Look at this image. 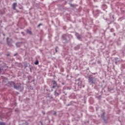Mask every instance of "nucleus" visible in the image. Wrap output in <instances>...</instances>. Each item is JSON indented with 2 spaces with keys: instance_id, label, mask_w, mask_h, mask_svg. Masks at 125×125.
Returning a JSON list of instances; mask_svg holds the SVG:
<instances>
[{
  "instance_id": "obj_24",
  "label": "nucleus",
  "mask_w": 125,
  "mask_h": 125,
  "mask_svg": "<svg viewBox=\"0 0 125 125\" xmlns=\"http://www.w3.org/2000/svg\"><path fill=\"white\" fill-rule=\"evenodd\" d=\"M96 73H93V75H96Z\"/></svg>"
},
{
  "instance_id": "obj_21",
  "label": "nucleus",
  "mask_w": 125,
  "mask_h": 125,
  "mask_svg": "<svg viewBox=\"0 0 125 125\" xmlns=\"http://www.w3.org/2000/svg\"><path fill=\"white\" fill-rule=\"evenodd\" d=\"M113 35L115 36H116V33H113Z\"/></svg>"
},
{
  "instance_id": "obj_16",
  "label": "nucleus",
  "mask_w": 125,
  "mask_h": 125,
  "mask_svg": "<svg viewBox=\"0 0 125 125\" xmlns=\"http://www.w3.org/2000/svg\"><path fill=\"white\" fill-rule=\"evenodd\" d=\"M2 71V67H0V74L1 73V71Z\"/></svg>"
},
{
  "instance_id": "obj_17",
  "label": "nucleus",
  "mask_w": 125,
  "mask_h": 125,
  "mask_svg": "<svg viewBox=\"0 0 125 125\" xmlns=\"http://www.w3.org/2000/svg\"><path fill=\"white\" fill-rule=\"evenodd\" d=\"M41 26H42V24L40 23V24L38 25V27H41Z\"/></svg>"
},
{
  "instance_id": "obj_11",
  "label": "nucleus",
  "mask_w": 125,
  "mask_h": 125,
  "mask_svg": "<svg viewBox=\"0 0 125 125\" xmlns=\"http://www.w3.org/2000/svg\"><path fill=\"white\" fill-rule=\"evenodd\" d=\"M26 33L27 34H29V35H32V31L29 30V29H27L26 31Z\"/></svg>"
},
{
  "instance_id": "obj_5",
  "label": "nucleus",
  "mask_w": 125,
  "mask_h": 125,
  "mask_svg": "<svg viewBox=\"0 0 125 125\" xmlns=\"http://www.w3.org/2000/svg\"><path fill=\"white\" fill-rule=\"evenodd\" d=\"M75 36L78 40H81L82 39V35L79 34V33H76Z\"/></svg>"
},
{
  "instance_id": "obj_2",
  "label": "nucleus",
  "mask_w": 125,
  "mask_h": 125,
  "mask_svg": "<svg viewBox=\"0 0 125 125\" xmlns=\"http://www.w3.org/2000/svg\"><path fill=\"white\" fill-rule=\"evenodd\" d=\"M14 87L15 89H17V90H20V91H22V90H23V86H21V84H16Z\"/></svg>"
},
{
  "instance_id": "obj_14",
  "label": "nucleus",
  "mask_w": 125,
  "mask_h": 125,
  "mask_svg": "<svg viewBox=\"0 0 125 125\" xmlns=\"http://www.w3.org/2000/svg\"><path fill=\"white\" fill-rule=\"evenodd\" d=\"M7 43L8 45H9V46H11V43L10 42H7Z\"/></svg>"
},
{
  "instance_id": "obj_4",
  "label": "nucleus",
  "mask_w": 125,
  "mask_h": 125,
  "mask_svg": "<svg viewBox=\"0 0 125 125\" xmlns=\"http://www.w3.org/2000/svg\"><path fill=\"white\" fill-rule=\"evenodd\" d=\"M53 86H52V88H55V87H56L57 86V83L55 81H53Z\"/></svg>"
},
{
  "instance_id": "obj_22",
  "label": "nucleus",
  "mask_w": 125,
  "mask_h": 125,
  "mask_svg": "<svg viewBox=\"0 0 125 125\" xmlns=\"http://www.w3.org/2000/svg\"><path fill=\"white\" fill-rule=\"evenodd\" d=\"M54 115H56V111H55V112H54Z\"/></svg>"
},
{
  "instance_id": "obj_28",
  "label": "nucleus",
  "mask_w": 125,
  "mask_h": 125,
  "mask_svg": "<svg viewBox=\"0 0 125 125\" xmlns=\"http://www.w3.org/2000/svg\"><path fill=\"white\" fill-rule=\"evenodd\" d=\"M113 29H111V31H112Z\"/></svg>"
},
{
  "instance_id": "obj_18",
  "label": "nucleus",
  "mask_w": 125,
  "mask_h": 125,
  "mask_svg": "<svg viewBox=\"0 0 125 125\" xmlns=\"http://www.w3.org/2000/svg\"><path fill=\"white\" fill-rule=\"evenodd\" d=\"M8 39H9V38H8V37H7L6 39L7 42H8Z\"/></svg>"
},
{
  "instance_id": "obj_27",
  "label": "nucleus",
  "mask_w": 125,
  "mask_h": 125,
  "mask_svg": "<svg viewBox=\"0 0 125 125\" xmlns=\"http://www.w3.org/2000/svg\"><path fill=\"white\" fill-rule=\"evenodd\" d=\"M83 87H84V86H83Z\"/></svg>"
},
{
  "instance_id": "obj_10",
  "label": "nucleus",
  "mask_w": 125,
  "mask_h": 125,
  "mask_svg": "<svg viewBox=\"0 0 125 125\" xmlns=\"http://www.w3.org/2000/svg\"><path fill=\"white\" fill-rule=\"evenodd\" d=\"M61 94V92L58 93L56 91H55V96H58V95H60Z\"/></svg>"
},
{
  "instance_id": "obj_9",
  "label": "nucleus",
  "mask_w": 125,
  "mask_h": 125,
  "mask_svg": "<svg viewBox=\"0 0 125 125\" xmlns=\"http://www.w3.org/2000/svg\"><path fill=\"white\" fill-rule=\"evenodd\" d=\"M78 86L80 88H82V81H79L78 83Z\"/></svg>"
},
{
  "instance_id": "obj_26",
  "label": "nucleus",
  "mask_w": 125,
  "mask_h": 125,
  "mask_svg": "<svg viewBox=\"0 0 125 125\" xmlns=\"http://www.w3.org/2000/svg\"><path fill=\"white\" fill-rule=\"evenodd\" d=\"M0 23H1V21H0Z\"/></svg>"
},
{
  "instance_id": "obj_15",
  "label": "nucleus",
  "mask_w": 125,
  "mask_h": 125,
  "mask_svg": "<svg viewBox=\"0 0 125 125\" xmlns=\"http://www.w3.org/2000/svg\"><path fill=\"white\" fill-rule=\"evenodd\" d=\"M0 125H5V123L3 122H0Z\"/></svg>"
},
{
  "instance_id": "obj_25",
  "label": "nucleus",
  "mask_w": 125,
  "mask_h": 125,
  "mask_svg": "<svg viewBox=\"0 0 125 125\" xmlns=\"http://www.w3.org/2000/svg\"><path fill=\"white\" fill-rule=\"evenodd\" d=\"M115 63L117 64V62H115Z\"/></svg>"
},
{
  "instance_id": "obj_12",
  "label": "nucleus",
  "mask_w": 125,
  "mask_h": 125,
  "mask_svg": "<svg viewBox=\"0 0 125 125\" xmlns=\"http://www.w3.org/2000/svg\"><path fill=\"white\" fill-rule=\"evenodd\" d=\"M75 50H78V49H80V45H78L77 46H76V47H75Z\"/></svg>"
},
{
  "instance_id": "obj_1",
  "label": "nucleus",
  "mask_w": 125,
  "mask_h": 125,
  "mask_svg": "<svg viewBox=\"0 0 125 125\" xmlns=\"http://www.w3.org/2000/svg\"><path fill=\"white\" fill-rule=\"evenodd\" d=\"M62 40L63 43H68V42L70 41V37L68 35L63 34L62 35Z\"/></svg>"
},
{
  "instance_id": "obj_7",
  "label": "nucleus",
  "mask_w": 125,
  "mask_h": 125,
  "mask_svg": "<svg viewBox=\"0 0 125 125\" xmlns=\"http://www.w3.org/2000/svg\"><path fill=\"white\" fill-rule=\"evenodd\" d=\"M9 84H10L11 86H14V85H15V83H14V82H11L9 83Z\"/></svg>"
},
{
  "instance_id": "obj_8",
  "label": "nucleus",
  "mask_w": 125,
  "mask_h": 125,
  "mask_svg": "<svg viewBox=\"0 0 125 125\" xmlns=\"http://www.w3.org/2000/svg\"><path fill=\"white\" fill-rule=\"evenodd\" d=\"M21 43H22V42H17L16 44V47H20V46H21Z\"/></svg>"
},
{
  "instance_id": "obj_20",
  "label": "nucleus",
  "mask_w": 125,
  "mask_h": 125,
  "mask_svg": "<svg viewBox=\"0 0 125 125\" xmlns=\"http://www.w3.org/2000/svg\"><path fill=\"white\" fill-rule=\"evenodd\" d=\"M42 113H43V115H44L45 114L44 111H42Z\"/></svg>"
},
{
  "instance_id": "obj_3",
  "label": "nucleus",
  "mask_w": 125,
  "mask_h": 125,
  "mask_svg": "<svg viewBox=\"0 0 125 125\" xmlns=\"http://www.w3.org/2000/svg\"><path fill=\"white\" fill-rule=\"evenodd\" d=\"M88 81L91 83H95L94 81H95V78L90 77L88 78Z\"/></svg>"
},
{
  "instance_id": "obj_19",
  "label": "nucleus",
  "mask_w": 125,
  "mask_h": 125,
  "mask_svg": "<svg viewBox=\"0 0 125 125\" xmlns=\"http://www.w3.org/2000/svg\"><path fill=\"white\" fill-rule=\"evenodd\" d=\"M17 55V53L15 54L14 55V56H16Z\"/></svg>"
},
{
  "instance_id": "obj_6",
  "label": "nucleus",
  "mask_w": 125,
  "mask_h": 125,
  "mask_svg": "<svg viewBox=\"0 0 125 125\" xmlns=\"http://www.w3.org/2000/svg\"><path fill=\"white\" fill-rule=\"evenodd\" d=\"M17 6V3H13V10H15L16 9V7Z\"/></svg>"
},
{
  "instance_id": "obj_23",
  "label": "nucleus",
  "mask_w": 125,
  "mask_h": 125,
  "mask_svg": "<svg viewBox=\"0 0 125 125\" xmlns=\"http://www.w3.org/2000/svg\"><path fill=\"white\" fill-rule=\"evenodd\" d=\"M56 52H57V49H55Z\"/></svg>"
},
{
  "instance_id": "obj_13",
  "label": "nucleus",
  "mask_w": 125,
  "mask_h": 125,
  "mask_svg": "<svg viewBox=\"0 0 125 125\" xmlns=\"http://www.w3.org/2000/svg\"><path fill=\"white\" fill-rule=\"evenodd\" d=\"M35 65H39V61L36 60L35 62Z\"/></svg>"
}]
</instances>
